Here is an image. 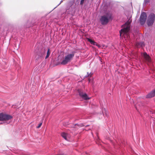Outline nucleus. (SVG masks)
<instances>
[{
  "mask_svg": "<svg viewBox=\"0 0 155 155\" xmlns=\"http://www.w3.org/2000/svg\"><path fill=\"white\" fill-rule=\"evenodd\" d=\"M12 118V117L11 115L2 113L0 114V121L9 120Z\"/></svg>",
  "mask_w": 155,
  "mask_h": 155,
  "instance_id": "nucleus-5",
  "label": "nucleus"
},
{
  "mask_svg": "<svg viewBox=\"0 0 155 155\" xmlns=\"http://www.w3.org/2000/svg\"><path fill=\"white\" fill-rule=\"evenodd\" d=\"M140 47H143L144 46V44L143 42H140Z\"/></svg>",
  "mask_w": 155,
  "mask_h": 155,
  "instance_id": "nucleus-15",
  "label": "nucleus"
},
{
  "mask_svg": "<svg viewBox=\"0 0 155 155\" xmlns=\"http://www.w3.org/2000/svg\"><path fill=\"white\" fill-rule=\"evenodd\" d=\"M155 96V89L152 91L146 96L147 98H151Z\"/></svg>",
  "mask_w": 155,
  "mask_h": 155,
  "instance_id": "nucleus-9",
  "label": "nucleus"
},
{
  "mask_svg": "<svg viewBox=\"0 0 155 155\" xmlns=\"http://www.w3.org/2000/svg\"><path fill=\"white\" fill-rule=\"evenodd\" d=\"M78 93L79 96L85 100H87L89 99L87 94L83 92L82 91L81 89H78Z\"/></svg>",
  "mask_w": 155,
  "mask_h": 155,
  "instance_id": "nucleus-7",
  "label": "nucleus"
},
{
  "mask_svg": "<svg viewBox=\"0 0 155 155\" xmlns=\"http://www.w3.org/2000/svg\"><path fill=\"white\" fill-rule=\"evenodd\" d=\"M84 0H81L80 2V4L81 5H83L84 2Z\"/></svg>",
  "mask_w": 155,
  "mask_h": 155,
  "instance_id": "nucleus-18",
  "label": "nucleus"
},
{
  "mask_svg": "<svg viewBox=\"0 0 155 155\" xmlns=\"http://www.w3.org/2000/svg\"><path fill=\"white\" fill-rule=\"evenodd\" d=\"M87 40L88 41H89L90 43L91 44L93 45H96L97 46H98V45L97 44V43L96 42H95L94 41L91 40V39L89 38H88L87 39Z\"/></svg>",
  "mask_w": 155,
  "mask_h": 155,
  "instance_id": "nucleus-10",
  "label": "nucleus"
},
{
  "mask_svg": "<svg viewBox=\"0 0 155 155\" xmlns=\"http://www.w3.org/2000/svg\"><path fill=\"white\" fill-rule=\"evenodd\" d=\"M147 18V14L145 12H142L140 18V24L141 25H143L145 23Z\"/></svg>",
  "mask_w": 155,
  "mask_h": 155,
  "instance_id": "nucleus-6",
  "label": "nucleus"
},
{
  "mask_svg": "<svg viewBox=\"0 0 155 155\" xmlns=\"http://www.w3.org/2000/svg\"><path fill=\"white\" fill-rule=\"evenodd\" d=\"M75 53V51H73L71 54H68L66 55L60 64L62 65H64L68 62H70L74 57Z\"/></svg>",
  "mask_w": 155,
  "mask_h": 155,
  "instance_id": "nucleus-3",
  "label": "nucleus"
},
{
  "mask_svg": "<svg viewBox=\"0 0 155 155\" xmlns=\"http://www.w3.org/2000/svg\"><path fill=\"white\" fill-rule=\"evenodd\" d=\"M113 19L112 15L110 13H107L101 17L100 21L102 25H106Z\"/></svg>",
  "mask_w": 155,
  "mask_h": 155,
  "instance_id": "nucleus-2",
  "label": "nucleus"
},
{
  "mask_svg": "<svg viewBox=\"0 0 155 155\" xmlns=\"http://www.w3.org/2000/svg\"><path fill=\"white\" fill-rule=\"evenodd\" d=\"M141 54L147 63L148 64L151 62V59L150 56L146 52L141 53Z\"/></svg>",
  "mask_w": 155,
  "mask_h": 155,
  "instance_id": "nucleus-8",
  "label": "nucleus"
},
{
  "mask_svg": "<svg viewBox=\"0 0 155 155\" xmlns=\"http://www.w3.org/2000/svg\"><path fill=\"white\" fill-rule=\"evenodd\" d=\"M93 74V73H89L88 72H87V75L85 77H88L89 76L91 77V75Z\"/></svg>",
  "mask_w": 155,
  "mask_h": 155,
  "instance_id": "nucleus-14",
  "label": "nucleus"
},
{
  "mask_svg": "<svg viewBox=\"0 0 155 155\" xmlns=\"http://www.w3.org/2000/svg\"><path fill=\"white\" fill-rule=\"evenodd\" d=\"M131 17H130L128 20L124 24L122 25V28L120 31V36L123 37L124 35L127 34L130 30V23L132 21L131 19Z\"/></svg>",
  "mask_w": 155,
  "mask_h": 155,
  "instance_id": "nucleus-1",
  "label": "nucleus"
},
{
  "mask_svg": "<svg viewBox=\"0 0 155 155\" xmlns=\"http://www.w3.org/2000/svg\"><path fill=\"white\" fill-rule=\"evenodd\" d=\"M107 111H105V114H106V115L107 116Z\"/></svg>",
  "mask_w": 155,
  "mask_h": 155,
  "instance_id": "nucleus-19",
  "label": "nucleus"
},
{
  "mask_svg": "<svg viewBox=\"0 0 155 155\" xmlns=\"http://www.w3.org/2000/svg\"><path fill=\"white\" fill-rule=\"evenodd\" d=\"M150 2V0H144V3L145 4H147Z\"/></svg>",
  "mask_w": 155,
  "mask_h": 155,
  "instance_id": "nucleus-16",
  "label": "nucleus"
},
{
  "mask_svg": "<svg viewBox=\"0 0 155 155\" xmlns=\"http://www.w3.org/2000/svg\"><path fill=\"white\" fill-rule=\"evenodd\" d=\"M50 54V49L49 48H48V50L47 55L45 57V59L47 58L49 56Z\"/></svg>",
  "mask_w": 155,
  "mask_h": 155,
  "instance_id": "nucleus-12",
  "label": "nucleus"
},
{
  "mask_svg": "<svg viewBox=\"0 0 155 155\" xmlns=\"http://www.w3.org/2000/svg\"><path fill=\"white\" fill-rule=\"evenodd\" d=\"M61 135L62 137L64 138L65 140H68L67 137L68 136V134L64 132L61 133Z\"/></svg>",
  "mask_w": 155,
  "mask_h": 155,
  "instance_id": "nucleus-11",
  "label": "nucleus"
},
{
  "mask_svg": "<svg viewBox=\"0 0 155 155\" xmlns=\"http://www.w3.org/2000/svg\"><path fill=\"white\" fill-rule=\"evenodd\" d=\"M137 48L140 47V42H137L135 44Z\"/></svg>",
  "mask_w": 155,
  "mask_h": 155,
  "instance_id": "nucleus-13",
  "label": "nucleus"
},
{
  "mask_svg": "<svg viewBox=\"0 0 155 155\" xmlns=\"http://www.w3.org/2000/svg\"><path fill=\"white\" fill-rule=\"evenodd\" d=\"M42 124V123H40L38 124V126L37 127V128H39L41 126Z\"/></svg>",
  "mask_w": 155,
  "mask_h": 155,
  "instance_id": "nucleus-17",
  "label": "nucleus"
},
{
  "mask_svg": "<svg viewBox=\"0 0 155 155\" xmlns=\"http://www.w3.org/2000/svg\"><path fill=\"white\" fill-rule=\"evenodd\" d=\"M155 19V15L153 13H151L149 15L147 20V23L148 26H151L153 24Z\"/></svg>",
  "mask_w": 155,
  "mask_h": 155,
  "instance_id": "nucleus-4",
  "label": "nucleus"
}]
</instances>
